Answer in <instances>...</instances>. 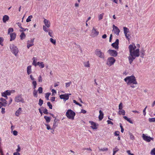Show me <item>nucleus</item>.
Here are the masks:
<instances>
[{
  "mask_svg": "<svg viewBox=\"0 0 155 155\" xmlns=\"http://www.w3.org/2000/svg\"><path fill=\"white\" fill-rule=\"evenodd\" d=\"M124 81L127 83V85L130 86L132 88L135 87L134 85L137 84L136 78L134 75L126 77L124 78Z\"/></svg>",
  "mask_w": 155,
  "mask_h": 155,
  "instance_id": "obj_1",
  "label": "nucleus"
},
{
  "mask_svg": "<svg viewBox=\"0 0 155 155\" xmlns=\"http://www.w3.org/2000/svg\"><path fill=\"white\" fill-rule=\"evenodd\" d=\"M140 56V50L138 48L137 49L135 50L130 53L129 56L128 58L129 63L131 64L132 62L136 58Z\"/></svg>",
  "mask_w": 155,
  "mask_h": 155,
  "instance_id": "obj_2",
  "label": "nucleus"
},
{
  "mask_svg": "<svg viewBox=\"0 0 155 155\" xmlns=\"http://www.w3.org/2000/svg\"><path fill=\"white\" fill-rule=\"evenodd\" d=\"M75 115V113L71 109L67 110L66 114V117L69 119L73 120Z\"/></svg>",
  "mask_w": 155,
  "mask_h": 155,
  "instance_id": "obj_3",
  "label": "nucleus"
},
{
  "mask_svg": "<svg viewBox=\"0 0 155 155\" xmlns=\"http://www.w3.org/2000/svg\"><path fill=\"white\" fill-rule=\"evenodd\" d=\"M10 48L11 51L13 54L15 56L17 55L19 50L16 46L14 44H11L10 45Z\"/></svg>",
  "mask_w": 155,
  "mask_h": 155,
  "instance_id": "obj_4",
  "label": "nucleus"
},
{
  "mask_svg": "<svg viewBox=\"0 0 155 155\" xmlns=\"http://www.w3.org/2000/svg\"><path fill=\"white\" fill-rule=\"evenodd\" d=\"M115 61L116 60L114 58L109 57L107 59L106 64L109 66L110 67L114 64Z\"/></svg>",
  "mask_w": 155,
  "mask_h": 155,
  "instance_id": "obj_5",
  "label": "nucleus"
},
{
  "mask_svg": "<svg viewBox=\"0 0 155 155\" xmlns=\"http://www.w3.org/2000/svg\"><path fill=\"white\" fill-rule=\"evenodd\" d=\"M14 100L17 103L21 102L22 103H24L25 102L21 94H18L16 95L15 97Z\"/></svg>",
  "mask_w": 155,
  "mask_h": 155,
  "instance_id": "obj_6",
  "label": "nucleus"
},
{
  "mask_svg": "<svg viewBox=\"0 0 155 155\" xmlns=\"http://www.w3.org/2000/svg\"><path fill=\"white\" fill-rule=\"evenodd\" d=\"M95 54L98 57L104 59L105 57L104 54L99 49H96L95 51Z\"/></svg>",
  "mask_w": 155,
  "mask_h": 155,
  "instance_id": "obj_7",
  "label": "nucleus"
},
{
  "mask_svg": "<svg viewBox=\"0 0 155 155\" xmlns=\"http://www.w3.org/2000/svg\"><path fill=\"white\" fill-rule=\"evenodd\" d=\"M142 138L145 141L149 142L151 140H153V138L149 136H147L146 134H142Z\"/></svg>",
  "mask_w": 155,
  "mask_h": 155,
  "instance_id": "obj_8",
  "label": "nucleus"
},
{
  "mask_svg": "<svg viewBox=\"0 0 155 155\" xmlns=\"http://www.w3.org/2000/svg\"><path fill=\"white\" fill-rule=\"evenodd\" d=\"M99 33V32L97 29H96L94 27L93 28L92 30L91 35L93 37H95L97 36Z\"/></svg>",
  "mask_w": 155,
  "mask_h": 155,
  "instance_id": "obj_9",
  "label": "nucleus"
},
{
  "mask_svg": "<svg viewBox=\"0 0 155 155\" xmlns=\"http://www.w3.org/2000/svg\"><path fill=\"white\" fill-rule=\"evenodd\" d=\"M71 94H61L60 95V98L61 99H63L64 101H65L69 98V95H71Z\"/></svg>",
  "mask_w": 155,
  "mask_h": 155,
  "instance_id": "obj_10",
  "label": "nucleus"
},
{
  "mask_svg": "<svg viewBox=\"0 0 155 155\" xmlns=\"http://www.w3.org/2000/svg\"><path fill=\"white\" fill-rule=\"evenodd\" d=\"M35 38L31 39L30 40H28L27 42V47L28 49H29L30 47L34 45V42Z\"/></svg>",
  "mask_w": 155,
  "mask_h": 155,
  "instance_id": "obj_11",
  "label": "nucleus"
},
{
  "mask_svg": "<svg viewBox=\"0 0 155 155\" xmlns=\"http://www.w3.org/2000/svg\"><path fill=\"white\" fill-rule=\"evenodd\" d=\"M113 31L114 32V33L118 36L119 35L120 30L119 28L114 25H113Z\"/></svg>",
  "mask_w": 155,
  "mask_h": 155,
  "instance_id": "obj_12",
  "label": "nucleus"
},
{
  "mask_svg": "<svg viewBox=\"0 0 155 155\" xmlns=\"http://www.w3.org/2000/svg\"><path fill=\"white\" fill-rule=\"evenodd\" d=\"M108 52L111 56L116 57L117 54V53L115 50L109 49L108 51Z\"/></svg>",
  "mask_w": 155,
  "mask_h": 155,
  "instance_id": "obj_13",
  "label": "nucleus"
},
{
  "mask_svg": "<svg viewBox=\"0 0 155 155\" xmlns=\"http://www.w3.org/2000/svg\"><path fill=\"white\" fill-rule=\"evenodd\" d=\"M118 44L119 40L118 39H117L116 41L114 43H113L111 45L115 49H117L118 48Z\"/></svg>",
  "mask_w": 155,
  "mask_h": 155,
  "instance_id": "obj_14",
  "label": "nucleus"
},
{
  "mask_svg": "<svg viewBox=\"0 0 155 155\" xmlns=\"http://www.w3.org/2000/svg\"><path fill=\"white\" fill-rule=\"evenodd\" d=\"M89 123L91 124V127L93 129H96L97 128V126H98V124H96L93 121H89Z\"/></svg>",
  "mask_w": 155,
  "mask_h": 155,
  "instance_id": "obj_15",
  "label": "nucleus"
},
{
  "mask_svg": "<svg viewBox=\"0 0 155 155\" xmlns=\"http://www.w3.org/2000/svg\"><path fill=\"white\" fill-rule=\"evenodd\" d=\"M136 48V47L135 46L134 44H131L130 45L129 47L130 53L135 50V49Z\"/></svg>",
  "mask_w": 155,
  "mask_h": 155,
  "instance_id": "obj_16",
  "label": "nucleus"
},
{
  "mask_svg": "<svg viewBox=\"0 0 155 155\" xmlns=\"http://www.w3.org/2000/svg\"><path fill=\"white\" fill-rule=\"evenodd\" d=\"M43 22L45 25V26L47 27V28H49L50 27V22L49 21L44 18Z\"/></svg>",
  "mask_w": 155,
  "mask_h": 155,
  "instance_id": "obj_17",
  "label": "nucleus"
},
{
  "mask_svg": "<svg viewBox=\"0 0 155 155\" xmlns=\"http://www.w3.org/2000/svg\"><path fill=\"white\" fill-rule=\"evenodd\" d=\"M10 41H12L15 40L16 37V34L15 33L13 32L10 34Z\"/></svg>",
  "mask_w": 155,
  "mask_h": 155,
  "instance_id": "obj_18",
  "label": "nucleus"
},
{
  "mask_svg": "<svg viewBox=\"0 0 155 155\" xmlns=\"http://www.w3.org/2000/svg\"><path fill=\"white\" fill-rule=\"evenodd\" d=\"M22 110V108L21 107L19 108L18 110H17L15 112V115L17 117H19V114L21 113Z\"/></svg>",
  "mask_w": 155,
  "mask_h": 155,
  "instance_id": "obj_19",
  "label": "nucleus"
},
{
  "mask_svg": "<svg viewBox=\"0 0 155 155\" xmlns=\"http://www.w3.org/2000/svg\"><path fill=\"white\" fill-rule=\"evenodd\" d=\"M9 18V16L6 15H4L3 17V21L4 23H6V22L8 21Z\"/></svg>",
  "mask_w": 155,
  "mask_h": 155,
  "instance_id": "obj_20",
  "label": "nucleus"
},
{
  "mask_svg": "<svg viewBox=\"0 0 155 155\" xmlns=\"http://www.w3.org/2000/svg\"><path fill=\"white\" fill-rule=\"evenodd\" d=\"M32 60L33 61L32 64L33 65H34L35 67L37 66V58L33 57L32 58Z\"/></svg>",
  "mask_w": 155,
  "mask_h": 155,
  "instance_id": "obj_21",
  "label": "nucleus"
},
{
  "mask_svg": "<svg viewBox=\"0 0 155 155\" xmlns=\"http://www.w3.org/2000/svg\"><path fill=\"white\" fill-rule=\"evenodd\" d=\"M38 65L41 68H42L45 67V64L43 62H38L37 66Z\"/></svg>",
  "mask_w": 155,
  "mask_h": 155,
  "instance_id": "obj_22",
  "label": "nucleus"
},
{
  "mask_svg": "<svg viewBox=\"0 0 155 155\" xmlns=\"http://www.w3.org/2000/svg\"><path fill=\"white\" fill-rule=\"evenodd\" d=\"M27 73L28 75H29L32 72L31 66H28L27 68Z\"/></svg>",
  "mask_w": 155,
  "mask_h": 155,
  "instance_id": "obj_23",
  "label": "nucleus"
},
{
  "mask_svg": "<svg viewBox=\"0 0 155 155\" xmlns=\"http://www.w3.org/2000/svg\"><path fill=\"white\" fill-rule=\"evenodd\" d=\"M123 118L124 119L127 120L131 124H133V121L130 119V118H128L127 116H124L123 117Z\"/></svg>",
  "mask_w": 155,
  "mask_h": 155,
  "instance_id": "obj_24",
  "label": "nucleus"
},
{
  "mask_svg": "<svg viewBox=\"0 0 155 155\" xmlns=\"http://www.w3.org/2000/svg\"><path fill=\"white\" fill-rule=\"evenodd\" d=\"M100 114L99 116V119L100 120H101L103 118V113L101 110H100L99 111Z\"/></svg>",
  "mask_w": 155,
  "mask_h": 155,
  "instance_id": "obj_25",
  "label": "nucleus"
},
{
  "mask_svg": "<svg viewBox=\"0 0 155 155\" xmlns=\"http://www.w3.org/2000/svg\"><path fill=\"white\" fill-rule=\"evenodd\" d=\"M123 29L124 35H127V33L130 32L129 29L127 27H124Z\"/></svg>",
  "mask_w": 155,
  "mask_h": 155,
  "instance_id": "obj_26",
  "label": "nucleus"
},
{
  "mask_svg": "<svg viewBox=\"0 0 155 155\" xmlns=\"http://www.w3.org/2000/svg\"><path fill=\"white\" fill-rule=\"evenodd\" d=\"M20 39L21 40L24 39L26 37V35L24 32H22L20 35Z\"/></svg>",
  "mask_w": 155,
  "mask_h": 155,
  "instance_id": "obj_27",
  "label": "nucleus"
},
{
  "mask_svg": "<svg viewBox=\"0 0 155 155\" xmlns=\"http://www.w3.org/2000/svg\"><path fill=\"white\" fill-rule=\"evenodd\" d=\"M125 110L123 109L119 110L118 112V114L120 115L122 114L123 115H124L125 114Z\"/></svg>",
  "mask_w": 155,
  "mask_h": 155,
  "instance_id": "obj_28",
  "label": "nucleus"
},
{
  "mask_svg": "<svg viewBox=\"0 0 155 155\" xmlns=\"http://www.w3.org/2000/svg\"><path fill=\"white\" fill-rule=\"evenodd\" d=\"M44 118L45 119L47 123H49L50 122L51 119L49 117L47 116H45L44 117Z\"/></svg>",
  "mask_w": 155,
  "mask_h": 155,
  "instance_id": "obj_29",
  "label": "nucleus"
},
{
  "mask_svg": "<svg viewBox=\"0 0 155 155\" xmlns=\"http://www.w3.org/2000/svg\"><path fill=\"white\" fill-rule=\"evenodd\" d=\"M145 52V51L144 50H143L141 51H140L141 54H140V56L142 58H143L144 56L145 55V53H144Z\"/></svg>",
  "mask_w": 155,
  "mask_h": 155,
  "instance_id": "obj_30",
  "label": "nucleus"
},
{
  "mask_svg": "<svg viewBox=\"0 0 155 155\" xmlns=\"http://www.w3.org/2000/svg\"><path fill=\"white\" fill-rule=\"evenodd\" d=\"M32 17L33 16L31 15L29 16L26 19V22H28L30 21L31 20V19L32 18Z\"/></svg>",
  "mask_w": 155,
  "mask_h": 155,
  "instance_id": "obj_31",
  "label": "nucleus"
},
{
  "mask_svg": "<svg viewBox=\"0 0 155 155\" xmlns=\"http://www.w3.org/2000/svg\"><path fill=\"white\" fill-rule=\"evenodd\" d=\"M129 135L130 136V139L132 140L135 139V137L131 133H129Z\"/></svg>",
  "mask_w": 155,
  "mask_h": 155,
  "instance_id": "obj_32",
  "label": "nucleus"
},
{
  "mask_svg": "<svg viewBox=\"0 0 155 155\" xmlns=\"http://www.w3.org/2000/svg\"><path fill=\"white\" fill-rule=\"evenodd\" d=\"M38 91L37 90H34L33 92V95L34 97H38V94H37Z\"/></svg>",
  "mask_w": 155,
  "mask_h": 155,
  "instance_id": "obj_33",
  "label": "nucleus"
},
{
  "mask_svg": "<svg viewBox=\"0 0 155 155\" xmlns=\"http://www.w3.org/2000/svg\"><path fill=\"white\" fill-rule=\"evenodd\" d=\"M98 148L100 151H107L108 150V148L106 147H105V148H100L99 147H98Z\"/></svg>",
  "mask_w": 155,
  "mask_h": 155,
  "instance_id": "obj_34",
  "label": "nucleus"
},
{
  "mask_svg": "<svg viewBox=\"0 0 155 155\" xmlns=\"http://www.w3.org/2000/svg\"><path fill=\"white\" fill-rule=\"evenodd\" d=\"M47 28H48L47 27L45 26V25H43V30L45 32H48L50 30H49V29H48Z\"/></svg>",
  "mask_w": 155,
  "mask_h": 155,
  "instance_id": "obj_35",
  "label": "nucleus"
},
{
  "mask_svg": "<svg viewBox=\"0 0 155 155\" xmlns=\"http://www.w3.org/2000/svg\"><path fill=\"white\" fill-rule=\"evenodd\" d=\"M13 29L12 28H10L8 29V34H11V32H12L13 31Z\"/></svg>",
  "mask_w": 155,
  "mask_h": 155,
  "instance_id": "obj_36",
  "label": "nucleus"
},
{
  "mask_svg": "<svg viewBox=\"0 0 155 155\" xmlns=\"http://www.w3.org/2000/svg\"><path fill=\"white\" fill-rule=\"evenodd\" d=\"M32 85L33 86V89H35L36 87L37 83L36 81H33L32 82Z\"/></svg>",
  "mask_w": 155,
  "mask_h": 155,
  "instance_id": "obj_37",
  "label": "nucleus"
},
{
  "mask_svg": "<svg viewBox=\"0 0 155 155\" xmlns=\"http://www.w3.org/2000/svg\"><path fill=\"white\" fill-rule=\"evenodd\" d=\"M51 94L50 93H47L45 94V97L47 100H49V97Z\"/></svg>",
  "mask_w": 155,
  "mask_h": 155,
  "instance_id": "obj_38",
  "label": "nucleus"
},
{
  "mask_svg": "<svg viewBox=\"0 0 155 155\" xmlns=\"http://www.w3.org/2000/svg\"><path fill=\"white\" fill-rule=\"evenodd\" d=\"M39 94H41L43 92V89L41 87H39L38 90Z\"/></svg>",
  "mask_w": 155,
  "mask_h": 155,
  "instance_id": "obj_39",
  "label": "nucleus"
},
{
  "mask_svg": "<svg viewBox=\"0 0 155 155\" xmlns=\"http://www.w3.org/2000/svg\"><path fill=\"white\" fill-rule=\"evenodd\" d=\"M50 42L54 45L56 44V40L55 39H54L52 38H50Z\"/></svg>",
  "mask_w": 155,
  "mask_h": 155,
  "instance_id": "obj_40",
  "label": "nucleus"
},
{
  "mask_svg": "<svg viewBox=\"0 0 155 155\" xmlns=\"http://www.w3.org/2000/svg\"><path fill=\"white\" fill-rule=\"evenodd\" d=\"M104 15V13H102L99 15L98 18V19L99 20H101L103 18Z\"/></svg>",
  "mask_w": 155,
  "mask_h": 155,
  "instance_id": "obj_41",
  "label": "nucleus"
},
{
  "mask_svg": "<svg viewBox=\"0 0 155 155\" xmlns=\"http://www.w3.org/2000/svg\"><path fill=\"white\" fill-rule=\"evenodd\" d=\"M84 65L85 67H90V64L89 63V61H88L84 63Z\"/></svg>",
  "mask_w": 155,
  "mask_h": 155,
  "instance_id": "obj_42",
  "label": "nucleus"
},
{
  "mask_svg": "<svg viewBox=\"0 0 155 155\" xmlns=\"http://www.w3.org/2000/svg\"><path fill=\"white\" fill-rule=\"evenodd\" d=\"M28 31V29L26 28H23L22 27V28H21V29L19 30L20 32H24V31Z\"/></svg>",
  "mask_w": 155,
  "mask_h": 155,
  "instance_id": "obj_43",
  "label": "nucleus"
},
{
  "mask_svg": "<svg viewBox=\"0 0 155 155\" xmlns=\"http://www.w3.org/2000/svg\"><path fill=\"white\" fill-rule=\"evenodd\" d=\"M43 104V101L41 99H39L38 105L40 106H41Z\"/></svg>",
  "mask_w": 155,
  "mask_h": 155,
  "instance_id": "obj_44",
  "label": "nucleus"
},
{
  "mask_svg": "<svg viewBox=\"0 0 155 155\" xmlns=\"http://www.w3.org/2000/svg\"><path fill=\"white\" fill-rule=\"evenodd\" d=\"M150 154L152 155H155V148H153L151 150Z\"/></svg>",
  "mask_w": 155,
  "mask_h": 155,
  "instance_id": "obj_45",
  "label": "nucleus"
},
{
  "mask_svg": "<svg viewBox=\"0 0 155 155\" xmlns=\"http://www.w3.org/2000/svg\"><path fill=\"white\" fill-rule=\"evenodd\" d=\"M3 38L2 37H0V45L2 46L3 45Z\"/></svg>",
  "mask_w": 155,
  "mask_h": 155,
  "instance_id": "obj_46",
  "label": "nucleus"
},
{
  "mask_svg": "<svg viewBox=\"0 0 155 155\" xmlns=\"http://www.w3.org/2000/svg\"><path fill=\"white\" fill-rule=\"evenodd\" d=\"M149 121L150 122H155V118H149Z\"/></svg>",
  "mask_w": 155,
  "mask_h": 155,
  "instance_id": "obj_47",
  "label": "nucleus"
},
{
  "mask_svg": "<svg viewBox=\"0 0 155 155\" xmlns=\"http://www.w3.org/2000/svg\"><path fill=\"white\" fill-rule=\"evenodd\" d=\"M123 107V104L122 103H120L119 105V110H122Z\"/></svg>",
  "mask_w": 155,
  "mask_h": 155,
  "instance_id": "obj_48",
  "label": "nucleus"
},
{
  "mask_svg": "<svg viewBox=\"0 0 155 155\" xmlns=\"http://www.w3.org/2000/svg\"><path fill=\"white\" fill-rule=\"evenodd\" d=\"M38 81L39 82L41 83L42 82V77L41 75H40L38 77Z\"/></svg>",
  "mask_w": 155,
  "mask_h": 155,
  "instance_id": "obj_49",
  "label": "nucleus"
},
{
  "mask_svg": "<svg viewBox=\"0 0 155 155\" xmlns=\"http://www.w3.org/2000/svg\"><path fill=\"white\" fill-rule=\"evenodd\" d=\"M6 95H10L11 94V91L9 90H7L5 91Z\"/></svg>",
  "mask_w": 155,
  "mask_h": 155,
  "instance_id": "obj_50",
  "label": "nucleus"
},
{
  "mask_svg": "<svg viewBox=\"0 0 155 155\" xmlns=\"http://www.w3.org/2000/svg\"><path fill=\"white\" fill-rule=\"evenodd\" d=\"M48 35L51 37H53L52 35V31L51 30H50L48 31Z\"/></svg>",
  "mask_w": 155,
  "mask_h": 155,
  "instance_id": "obj_51",
  "label": "nucleus"
},
{
  "mask_svg": "<svg viewBox=\"0 0 155 155\" xmlns=\"http://www.w3.org/2000/svg\"><path fill=\"white\" fill-rule=\"evenodd\" d=\"M71 84V82H68V83H65V86L66 87H69L70 85Z\"/></svg>",
  "mask_w": 155,
  "mask_h": 155,
  "instance_id": "obj_52",
  "label": "nucleus"
},
{
  "mask_svg": "<svg viewBox=\"0 0 155 155\" xmlns=\"http://www.w3.org/2000/svg\"><path fill=\"white\" fill-rule=\"evenodd\" d=\"M47 105L49 107V108L52 109V106L49 102H47Z\"/></svg>",
  "mask_w": 155,
  "mask_h": 155,
  "instance_id": "obj_53",
  "label": "nucleus"
},
{
  "mask_svg": "<svg viewBox=\"0 0 155 155\" xmlns=\"http://www.w3.org/2000/svg\"><path fill=\"white\" fill-rule=\"evenodd\" d=\"M113 151H115L116 153L117 151H118L119 149H118L117 147H116L115 148L113 149Z\"/></svg>",
  "mask_w": 155,
  "mask_h": 155,
  "instance_id": "obj_54",
  "label": "nucleus"
},
{
  "mask_svg": "<svg viewBox=\"0 0 155 155\" xmlns=\"http://www.w3.org/2000/svg\"><path fill=\"white\" fill-rule=\"evenodd\" d=\"M120 132L119 131H116L114 133V135L115 136H118L119 135Z\"/></svg>",
  "mask_w": 155,
  "mask_h": 155,
  "instance_id": "obj_55",
  "label": "nucleus"
},
{
  "mask_svg": "<svg viewBox=\"0 0 155 155\" xmlns=\"http://www.w3.org/2000/svg\"><path fill=\"white\" fill-rule=\"evenodd\" d=\"M7 104V101H5L4 102L2 103V105L4 106H6Z\"/></svg>",
  "mask_w": 155,
  "mask_h": 155,
  "instance_id": "obj_56",
  "label": "nucleus"
},
{
  "mask_svg": "<svg viewBox=\"0 0 155 155\" xmlns=\"http://www.w3.org/2000/svg\"><path fill=\"white\" fill-rule=\"evenodd\" d=\"M125 35V37L127 38V39L128 40H129L130 39V38H129V37L130 36V35L127 33V35Z\"/></svg>",
  "mask_w": 155,
  "mask_h": 155,
  "instance_id": "obj_57",
  "label": "nucleus"
},
{
  "mask_svg": "<svg viewBox=\"0 0 155 155\" xmlns=\"http://www.w3.org/2000/svg\"><path fill=\"white\" fill-rule=\"evenodd\" d=\"M147 107L146 106L143 110V114L144 116H145V115H146V109L147 108Z\"/></svg>",
  "mask_w": 155,
  "mask_h": 155,
  "instance_id": "obj_58",
  "label": "nucleus"
},
{
  "mask_svg": "<svg viewBox=\"0 0 155 155\" xmlns=\"http://www.w3.org/2000/svg\"><path fill=\"white\" fill-rule=\"evenodd\" d=\"M45 125L46 126L47 129L48 130H50V129H51V128L50 127V126L48 124H45Z\"/></svg>",
  "mask_w": 155,
  "mask_h": 155,
  "instance_id": "obj_59",
  "label": "nucleus"
},
{
  "mask_svg": "<svg viewBox=\"0 0 155 155\" xmlns=\"http://www.w3.org/2000/svg\"><path fill=\"white\" fill-rule=\"evenodd\" d=\"M43 112L45 114H47L48 113V110L46 108L45 109L43 110Z\"/></svg>",
  "mask_w": 155,
  "mask_h": 155,
  "instance_id": "obj_60",
  "label": "nucleus"
},
{
  "mask_svg": "<svg viewBox=\"0 0 155 155\" xmlns=\"http://www.w3.org/2000/svg\"><path fill=\"white\" fill-rule=\"evenodd\" d=\"M2 96L4 97H6V96L7 95L5 91L2 93Z\"/></svg>",
  "mask_w": 155,
  "mask_h": 155,
  "instance_id": "obj_61",
  "label": "nucleus"
},
{
  "mask_svg": "<svg viewBox=\"0 0 155 155\" xmlns=\"http://www.w3.org/2000/svg\"><path fill=\"white\" fill-rule=\"evenodd\" d=\"M107 122L108 124H111L112 125L113 124V123L110 120H107Z\"/></svg>",
  "mask_w": 155,
  "mask_h": 155,
  "instance_id": "obj_62",
  "label": "nucleus"
},
{
  "mask_svg": "<svg viewBox=\"0 0 155 155\" xmlns=\"http://www.w3.org/2000/svg\"><path fill=\"white\" fill-rule=\"evenodd\" d=\"M30 77L31 80L33 81H35V79L34 78H33L32 75H30Z\"/></svg>",
  "mask_w": 155,
  "mask_h": 155,
  "instance_id": "obj_63",
  "label": "nucleus"
},
{
  "mask_svg": "<svg viewBox=\"0 0 155 155\" xmlns=\"http://www.w3.org/2000/svg\"><path fill=\"white\" fill-rule=\"evenodd\" d=\"M13 134L15 136L17 135L18 134V132L16 130H14L13 131Z\"/></svg>",
  "mask_w": 155,
  "mask_h": 155,
  "instance_id": "obj_64",
  "label": "nucleus"
}]
</instances>
